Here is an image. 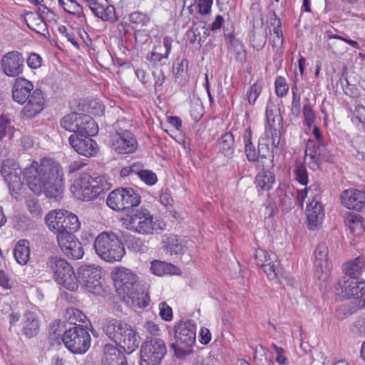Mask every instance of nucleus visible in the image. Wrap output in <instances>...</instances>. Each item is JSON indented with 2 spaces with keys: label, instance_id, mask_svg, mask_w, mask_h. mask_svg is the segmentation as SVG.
Instances as JSON below:
<instances>
[{
  "label": "nucleus",
  "instance_id": "nucleus-1",
  "mask_svg": "<svg viewBox=\"0 0 365 365\" xmlns=\"http://www.w3.org/2000/svg\"><path fill=\"white\" fill-rule=\"evenodd\" d=\"M23 175L29 189L36 195L43 192L56 200L62 197L64 190L63 173L60 163L51 158H43L24 168Z\"/></svg>",
  "mask_w": 365,
  "mask_h": 365
},
{
  "label": "nucleus",
  "instance_id": "nucleus-2",
  "mask_svg": "<svg viewBox=\"0 0 365 365\" xmlns=\"http://www.w3.org/2000/svg\"><path fill=\"white\" fill-rule=\"evenodd\" d=\"M111 276L119 295L124 299L127 297L135 307L145 308L148 306L150 297L146 286L142 284L135 272L120 267L112 271Z\"/></svg>",
  "mask_w": 365,
  "mask_h": 365
},
{
  "label": "nucleus",
  "instance_id": "nucleus-3",
  "mask_svg": "<svg viewBox=\"0 0 365 365\" xmlns=\"http://www.w3.org/2000/svg\"><path fill=\"white\" fill-rule=\"evenodd\" d=\"M12 98L19 104L27 102L21 110L23 116L26 118L36 116L43 108V92L38 88L34 89L33 83L24 78L15 80L12 88Z\"/></svg>",
  "mask_w": 365,
  "mask_h": 365
},
{
  "label": "nucleus",
  "instance_id": "nucleus-4",
  "mask_svg": "<svg viewBox=\"0 0 365 365\" xmlns=\"http://www.w3.org/2000/svg\"><path fill=\"white\" fill-rule=\"evenodd\" d=\"M103 332L127 354H131L138 347L139 339L136 331L127 322L108 319L102 323Z\"/></svg>",
  "mask_w": 365,
  "mask_h": 365
},
{
  "label": "nucleus",
  "instance_id": "nucleus-5",
  "mask_svg": "<svg viewBox=\"0 0 365 365\" xmlns=\"http://www.w3.org/2000/svg\"><path fill=\"white\" fill-rule=\"evenodd\" d=\"M93 247L101 259L110 263L120 261L125 255L123 242L113 232L99 234L95 239Z\"/></svg>",
  "mask_w": 365,
  "mask_h": 365
},
{
  "label": "nucleus",
  "instance_id": "nucleus-6",
  "mask_svg": "<svg viewBox=\"0 0 365 365\" xmlns=\"http://www.w3.org/2000/svg\"><path fill=\"white\" fill-rule=\"evenodd\" d=\"M45 222L49 230L56 235V239L61 235H73L81 227L77 215L65 210L51 211L46 216Z\"/></svg>",
  "mask_w": 365,
  "mask_h": 365
},
{
  "label": "nucleus",
  "instance_id": "nucleus-7",
  "mask_svg": "<svg viewBox=\"0 0 365 365\" xmlns=\"http://www.w3.org/2000/svg\"><path fill=\"white\" fill-rule=\"evenodd\" d=\"M104 179L101 176L93 177L88 173L81 174L71 186V192L78 200L90 201L98 197L104 190Z\"/></svg>",
  "mask_w": 365,
  "mask_h": 365
},
{
  "label": "nucleus",
  "instance_id": "nucleus-8",
  "mask_svg": "<svg viewBox=\"0 0 365 365\" xmlns=\"http://www.w3.org/2000/svg\"><path fill=\"white\" fill-rule=\"evenodd\" d=\"M126 222L128 230L142 235H152L165 228V224L158 220H154L153 216L146 209L133 211L128 215Z\"/></svg>",
  "mask_w": 365,
  "mask_h": 365
},
{
  "label": "nucleus",
  "instance_id": "nucleus-9",
  "mask_svg": "<svg viewBox=\"0 0 365 365\" xmlns=\"http://www.w3.org/2000/svg\"><path fill=\"white\" fill-rule=\"evenodd\" d=\"M46 268L53 274L55 281L70 291L78 289V281L72 266L64 259L51 256L46 261Z\"/></svg>",
  "mask_w": 365,
  "mask_h": 365
},
{
  "label": "nucleus",
  "instance_id": "nucleus-10",
  "mask_svg": "<svg viewBox=\"0 0 365 365\" xmlns=\"http://www.w3.org/2000/svg\"><path fill=\"white\" fill-rule=\"evenodd\" d=\"M196 328L190 321L181 322L175 326V342L171 344L177 358H182L190 355L192 351V346L195 342Z\"/></svg>",
  "mask_w": 365,
  "mask_h": 365
},
{
  "label": "nucleus",
  "instance_id": "nucleus-11",
  "mask_svg": "<svg viewBox=\"0 0 365 365\" xmlns=\"http://www.w3.org/2000/svg\"><path fill=\"white\" fill-rule=\"evenodd\" d=\"M61 340L73 354H85L91 346V337L85 326L78 324L64 331Z\"/></svg>",
  "mask_w": 365,
  "mask_h": 365
},
{
  "label": "nucleus",
  "instance_id": "nucleus-12",
  "mask_svg": "<svg viewBox=\"0 0 365 365\" xmlns=\"http://www.w3.org/2000/svg\"><path fill=\"white\" fill-rule=\"evenodd\" d=\"M106 203L112 210L121 211L138 206L140 197L131 187H119L109 193Z\"/></svg>",
  "mask_w": 365,
  "mask_h": 365
},
{
  "label": "nucleus",
  "instance_id": "nucleus-13",
  "mask_svg": "<svg viewBox=\"0 0 365 365\" xmlns=\"http://www.w3.org/2000/svg\"><path fill=\"white\" fill-rule=\"evenodd\" d=\"M167 353L163 340L159 338H148L140 348V365H160Z\"/></svg>",
  "mask_w": 365,
  "mask_h": 365
},
{
  "label": "nucleus",
  "instance_id": "nucleus-14",
  "mask_svg": "<svg viewBox=\"0 0 365 365\" xmlns=\"http://www.w3.org/2000/svg\"><path fill=\"white\" fill-rule=\"evenodd\" d=\"M305 155L310 159L309 167L312 170L319 169L322 162L333 163L335 158L327 143L324 140L315 142L310 139L306 143Z\"/></svg>",
  "mask_w": 365,
  "mask_h": 365
},
{
  "label": "nucleus",
  "instance_id": "nucleus-15",
  "mask_svg": "<svg viewBox=\"0 0 365 365\" xmlns=\"http://www.w3.org/2000/svg\"><path fill=\"white\" fill-rule=\"evenodd\" d=\"M78 284L83 285L88 292L99 293L101 287V269L94 264H83L78 268Z\"/></svg>",
  "mask_w": 365,
  "mask_h": 365
},
{
  "label": "nucleus",
  "instance_id": "nucleus-16",
  "mask_svg": "<svg viewBox=\"0 0 365 365\" xmlns=\"http://www.w3.org/2000/svg\"><path fill=\"white\" fill-rule=\"evenodd\" d=\"M111 148L118 154H131L138 148V140L135 135L128 130L117 129L111 136Z\"/></svg>",
  "mask_w": 365,
  "mask_h": 365
},
{
  "label": "nucleus",
  "instance_id": "nucleus-17",
  "mask_svg": "<svg viewBox=\"0 0 365 365\" xmlns=\"http://www.w3.org/2000/svg\"><path fill=\"white\" fill-rule=\"evenodd\" d=\"M1 173L8 184L11 195L17 198L19 191L24 186L21 179V169L15 162L7 160L2 163Z\"/></svg>",
  "mask_w": 365,
  "mask_h": 365
},
{
  "label": "nucleus",
  "instance_id": "nucleus-18",
  "mask_svg": "<svg viewBox=\"0 0 365 365\" xmlns=\"http://www.w3.org/2000/svg\"><path fill=\"white\" fill-rule=\"evenodd\" d=\"M314 276L326 281L330 275L331 263L328 259V247L325 243L319 244L314 250Z\"/></svg>",
  "mask_w": 365,
  "mask_h": 365
},
{
  "label": "nucleus",
  "instance_id": "nucleus-19",
  "mask_svg": "<svg viewBox=\"0 0 365 365\" xmlns=\"http://www.w3.org/2000/svg\"><path fill=\"white\" fill-rule=\"evenodd\" d=\"M336 289H340L345 298L359 299L365 294V282L350 276H344L338 282Z\"/></svg>",
  "mask_w": 365,
  "mask_h": 365
},
{
  "label": "nucleus",
  "instance_id": "nucleus-20",
  "mask_svg": "<svg viewBox=\"0 0 365 365\" xmlns=\"http://www.w3.org/2000/svg\"><path fill=\"white\" fill-rule=\"evenodd\" d=\"M24 61L21 53L12 51L3 56L1 60V68L7 76L16 77L24 71Z\"/></svg>",
  "mask_w": 365,
  "mask_h": 365
},
{
  "label": "nucleus",
  "instance_id": "nucleus-21",
  "mask_svg": "<svg viewBox=\"0 0 365 365\" xmlns=\"http://www.w3.org/2000/svg\"><path fill=\"white\" fill-rule=\"evenodd\" d=\"M58 244L62 252L69 259L77 260L84 255V249L81 242L73 235H61L57 238Z\"/></svg>",
  "mask_w": 365,
  "mask_h": 365
},
{
  "label": "nucleus",
  "instance_id": "nucleus-22",
  "mask_svg": "<svg viewBox=\"0 0 365 365\" xmlns=\"http://www.w3.org/2000/svg\"><path fill=\"white\" fill-rule=\"evenodd\" d=\"M90 136L81 137L78 135H71L68 138V142L78 154L86 157H92L98 152V145Z\"/></svg>",
  "mask_w": 365,
  "mask_h": 365
},
{
  "label": "nucleus",
  "instance_id": "nucleus-23",
  "mask_svg": "<svg viewBox=\"0 0 365 365\" xmlns=\"http://www.w3.org/2000/svg\"><path fill=\"white\" fill-rule=\"evenodd\" d=\"M341 204L349 210L359 212L365 210V191L349 189L341 195Z\"/></svg>",
  "mask_w": 365,
  "mask_h": 365
},
{
  "label": "nucleus",
  "instance_id": "nucleus-24",
  "mask_svg": "<svg viewBox=\"0 0 365 365\" xmlns=\"http://www.w3.org/2000/svg\"><path fill=\"white\" fill-rule=\"evenodd\" d=\"M93 14L104 21H116L115 7L107 0H91L87 5Z\"/></svg>",
  "mask_w": 365,
  "mask_h": 365
},
{
  "label": "nucleus",
  "instance_id": "nucleus-25",
  "mask_svg": "<svg viewBox=\"0 0 365 365\" xmlns=\"http://www.w3.org/2000/svg\"><path fill=\"white\" fill-rule=\"evenodd\" d=\"M306 215L308 226L310 230L317 229L324 217L325 213L324 207L317 199H312L307 205Z\"/></svg>",
  "mask_w": 365,
  "mask_h": 365
},
{
  "label": "nucleus",
  "instance_id": "nucleus-26",
  "mask_svg": "<svg viewBox=\"0 0 365 365\" xmlns=\"http://www.w3.org/2000/svg\"><path fill=\"white\" fill-rule=\"evenodd\" d=\"M267 135L261 136L258 141L257 160L260 158L262 167L267 168L273 167L274 153L272 146H269V140Z\"/></svg>",
  "mask_w": 365,
  "mask_h": 365
},
{
  "label": "nucleus",
  "instance_id": "nucleus-27",
  "mask_svg": "<svg viewBox=\"0 0 365 365\" xmlns=\"http://www.w3.org/2000/svg\"><path fill=\"white\" fill-rule=\"evenodd\" d=\"M162 249L166 255L179 256L185 252L186 246L177 235H172L164 236Z\"/></svg>",
  "mask_w": 365,
  "mask_h": 365
},
{
  "label": "nucleus",
  "instance_id": "nucleus-28",
  "mask_svg": "<svg viewBox=\"0 0 365 365\" xmlns=\"http://www.w3.org/2000/svg\"><path fill=\"white\" fill-rule=\"evenodd\" d=\"M266 120L267 125L266 129L282 128L283 118L280 115L279 108H278L270 101L267 103L266 107Z\"/></svg>",
  "mask_w": 365,
  "mask_h": 365
},
{
  "label": "nucleus",
  "instance_id": "nucleus-29",
  "mask_svg": "<svg viewBox=\"0 0 365 365\" xmlns=\"http://www.w3.org/2000/svg\"><path fill=\"white\" fill-rule=\"evenodd\" d=\"M78 135H95L98 132V126L93 118L86 114L80 113L78 122Z\"/></svg>",
  "mask_w": 365,
  "mask_h": 365
},
{
  "label": "nucleus",
  "instance_id": "nucleus-30",
  "mask_svg": "<svg viewBox=\"0 0 365 365\" xmlns=\"http://www.w3.org/2000/svg\"><path fill=\"white\" fill-rule=\"evenodd\" d=\"M276 195L284 210H289L294 205L295 196L293 189L287 186L285 184L279 185L278 188L276 190Z\"/></svg>",
  "mask_w": 365,
  "mask_h": 365
},
{
  "label": "nucleus",
  "instance_id": "nucleus-31",
  "mask_svg": "<svg viewBox=\"0 0 365 365\" xmlns=\"http://www.w3.org/2000/svg\"><path fill=\"white\" fill-rule=\"evenodd\" d=\"M103 365H127L125 356L112 345L106 346Z\"/></svg>",
  "mask_w": 365,
  "mask_h": 365
},
{
  "label": "nucleus",
  "instance_id": "nucleus-32",
  "mask_svg": "<svg viewBox=\"0 0 365 365\" xmlns=\"http://www.w3.org/2000/svg\"><path fill=\"white\" fill-rule=\"evenodd\" d=\"M39 330V324L36 315L31 312H26L24 317L22 333L28 338L37 335Z\"/></svg>",
  "mask_w": 365,
  "mask_h": 365
},
{
  "label": "nucleus",
  "instance_id": "nucleus-33",
  "mask_svg": "<svg viewBox=\"0 0 365 365\" xmlns=\"http://www.w3.org/2000/svg\"><path fill=\"white\" fill-rule=\"evenodd\" d=\"M345 276L359 279L365 272V257H357L344 265Z\"/></svg>",
  "mask_w": 365,
  "mask_h": 365
},
{
  "label": "nucleus",
  "instance_id": "nucleus-34",
  "mask_svg": "<svg viewBox=\"0 0 365 365\" xmlns=\"http://www.w3.org/2000/svg\"><path fill=\"white\" fill-rule=\"evenodd\" d=\"M219 152L228 158H232L235 153V139L231 132L224 133L217 141Z\"/></svg>",
  "mask_w": 365,
  "mask_h": 365
},
{
  "label": "nucleus",
  "instance_id": "nucleus-35",
  "mask_svg": "<svg viewBox=\"0 0 365 365\" xmlns=\"http://www.w3.org/2000/svg\"><path fill=\"white\" fill-rule=\"evenodd\" d=\"M14 255L19 264H26L30 258L29 242L26 240H19L14 250Z\"/></svg>",
  "mask_w": 365,
  "mask_h": 365
},
{
  "label": "nucleus",
  "instance_id": "nucleus-36",
  "mask_svg": "<svg viewBox=\"0 0 365 365\" xmlns=\"http://www.w3.org/2000/svg\"><path fill=\"white\" fill-rule=\"evenodd\" d=\"M150 270L158 276L179 274L180 273V269L173 264L158 260L151 262Z\"/></svg>",
  "mask_w": 365,
  "mask_h": 365
},
{
  "label": "nucleus",
  "instance_id": "nucleus-37",
  "mask_svg": "<svg viewBox=\"0 0 365 365\" xmlns=\"http://www.w3.org/2000/svg\"><path fill=\"white\" fill-rule=\"evenodd\" d=\"M269 168L263 167L262 170L255 178L257 187L262 190H269L275 180L273 173L268 170Z\"/></svg>",
  "mask_w": 365,
  "mask_h": 365
},
{
  "label": "nucleus",
  "instance_id": "nucleus-38",
  "mask_svg": "<svg viewBox=\"0 0 365 365\" xmlns=\"http://www.w3.org/2000/svg\"><path fill=\"white\" fill-rule=\"evenodd\" d=\"M79 117L80 113L76 112L65 115L60 121L61 127L66 130L78 134Z\"/></svg>",
  "mask_w": 365,
  "mask_h": 365
},
{
  "label": "nucleus",
  "instance_id": "nucleus-39",
  "mask_svg": "<svg viewBox=\"0 0 365 365\" xmlns=\"http://www.w3.org/2000/svg\"><path fill=\"white\" fill-rule=\"evenodd\" d=\"M243 140L245 143V153L250 162L257 161V153L254 144L252 142V131L250 128H247L243 135Z\"/></svg>",
  "mask_w": 365,
  "mask_h": 365
},
{
  "label": "nucleus",
  "instance_id": "nucleus-40",
  "mask_svg": "<svg viewBox=\"0 0 365 365\" xmlns=\"http://www.w3.org/2000/svg\"><path fill=\"white\" fill-rule=\"evenodd\" d=\"M64 318L70 324L78 326L77 322L84 323L86 317L81 310L70 307L66 309Z\"/></svg>",
  "mask_w": 365,
  "mask_h": 365
},
{
  "label": "nucleus",
  "instance_id": "nucleus-41",
  "mask_svg": "<svg viewBox=\"0 0 365 365\" xmlns=\"http://www.w3.org/2000/svg\"><path fill=\"white\" fill-rule=\"evenodd\" d=\"M187 65V61L186 59H182L180 63H178L173 66L175 81L178 84H183L186 81Z\"/></svg>",
  "mask_w": 365,
  "mask_h": 365
},
{
  "label": "nucleus",
  "instance_id": "nucleus-42",
  "mask_svg": "<svg viewBox=\"0 0 365 365\" xmlns=\"http://www.w3.org/2000/svg\"><path fill=\"white\" fill-rule=\"evenodd\" d=\"M255 258L257 265L260 264H270L277 261V255L272 252H267L264 250L259 249L255 251Z\"/></svg>",
  "mask_w": 365,
  "mask_h": 365
},
{
  "label": "nucleus",
  "instance_id": "nucleus-43",
  "mask_svg": "<svg viewBox=\"0 0 365 365\" xmlns=\"http://www.w3.org/2000/svg\"><path fill=\"white\" fill-rule=\"evenodd\" d=\"M200 29H205V26L203 23L194 24L191 29L187 31V37L190 43L194 44L197 43L201 46Z\"/></svg>",
  "mask_w": 365,
  "mask_h": 365
},
{
  "label": "nucleus",
  "instance_id": "nucleus-44",
  "mask_svg": "<svg viewBox=\"0 0 365 365\" xmlns=\"http://www.w3.org/2000/svg\"><path fill=\"white\" fill-rule=\"evenodd\" d=\"M128 247L135 252L145 253L148 250L145 242L139 237H132L128 240Z\"/></svg>",
  "mask_w": 365,
  "mask_h": 365
},
{
  "label": "nucleus",
  "instance_id": "nucleus-45",
  "mask_svg": "<svg viewBox=\"0 0 365 365\" xmlns=\"http://www.w3.org/2000/svg\"><path fill=\"white\" fill-rule=\"evenodd\" d=\"M307 101H309L307 100ZM302 113L304 115V123L309 128H311L314 126L315 120H316V114L314 110L312 109V106L309 102L304 104L302 108Z\"/></svg>",
  "mask_w": 365,
  "mask_h": 365
},
{
  "label": "nucleus",
  "instance_id": "nucleus-46",
  "mask_svg": "<svg viewBox=\"0 0 365 365\" xmlns=\"http://www.w3.org/2000/svg\"><path fill=\"white\" fill-rule=\"evenodd\" d=\"M292 99L291 104V113L293 115L297 117L299 115L301 112V103H300V94L298 93V88L297 86H294L292 88Z\"/></svg>",
  "mask_w": 365,
  "mask_h": 365
},
{
  "label": "nucleus",
  "instance_id": "nucleus-47",
  "mask_svg": "<svg viewBox=\"0 0 365 365\" xmlns=\"http://www.w3.org/2000/svg\"><path fill=\"white\" fill-rule=\"evenodd\" d=\"M294 179L301 185H307L308 183V173L306 168L302 163H297L294 170Z\"/></svg>",
  "mask_w": 365,
  "mask_h": 365
},
{
  "label": "nucleus",
  "instance_id": "nucleus-48",
  "mask_svg": "<svg viewBox=\"0 0 365 365\" xmlns=\"http://www.w3.org/2000/svg\"><path fill=\"white\" fill-rule=\"evenodd\" d=\"M138 177L148 185H153L157 182V175L150 170H144L141 168Z\"/></svg>",
  "mask_w": 365,
  "mask_h": 365
},
{
  "label": "nucleus",
  "instance_id": "nucleus-49",
  "mask_svg": "<svg viewBox=\"0 0 365 365\" xmlns=\"http://www.w3.org/2000/svg\"><path fill=\"white\" fill-rule=\"evenodd\" d=\"M274 86H275V92L277 96L279 97H284L285 96L289 90V86L286 83V80L282 76H278L277 77L275 82H274Z\"/></svg>",
  "mask_w": 365,
  "mask_h": 365
},
{
  "label": "nucleus",
  "instance_id": "nucleus-50",
  "mask_svg": "<svg viewBox=\"0 0 365 365\" xmlns=\"http://www.w3.org/2000/svg\"><path fill=\"white\" fill-rule=\"evenodd\" d=\"M282 128L266 129L264 135H267V138L272 143V148H277L280 143Z\"/></svg>",
  "mask_w": 365,
  "mask_h": 365
},
{
  "label": "nucleus",
  "instance_id": "nucleus-51",
  "mask_svg": "<svg viewBox=\"0 0 365 365\" xmlns=\"http://www.w3.org/2000/svg\"><path fill=\"white\" fill-rule=\"evenodd\" d=\"M260 267L269 279H274L279 274L278 262L277 261L270 264H260Z\"/></svg>",
  "mask_w": 365,
  "mask_h": 365
},
{
  "label": "nucleus",
  "instance_id": "nucleus-52",
  "mask_svg": "<svg viewBox=\"0 0 365 365\" xmlns=\"http://www.w3.org/2000/svg\"><path fill=\"white\" fill-rule=\"evenodd\" d=\"M142 168L143 165L140 163H133L131 165L124 167L120 170V176L125 178L132 174L138 176Z\"/></svg>",
  "mask_w": 365,
  "mask_h": 365
},
{
  "label": "nucleus",
  "instance_id": "nucleus-53",
  "mask_svg": "<svg viewBox=\"0 0 365 365\" xmlns=\"http://www.w3.org/2000/svg\"><path fill=\"white\" fill-rule=\"evenodd\" d=\"M63 9L71 14H81L83 11V6L77 1H66L63 5Z\"/></svg>",
  "mask_w": 365,
  "mask_h": 365
},
{
  "label": "nucleus",
  "instance_id": "nucleus-54",
  "mask_svg": "<svg viewBox=\"0 0 365 365\" xmlns=\"http://www.w3.org/2000/svg\"><path fill=\"white\" fill-rule=\"evenodd\" d=\"M153 76L154 77V88L155 93L158 94L161 90V87L165 81V76L162 70L159 71H153Z\"/></svg>",
  "mask_w": 365,
  "mask_h": 365
},
{
  "label": "nucleus",
  "instance_id": "nucleus-55",
  "mask_svg": "<svg viewBox=\"0 0 365 365\" xmlns=\"http://www.w3.org/2000/svg\"><path fill=\"white\" fill-rule=\"evenodd\" d=\"M26 63L29 68L32 69H36L41 66L42 58L38 54L36 53H32L29 56L28 58L26 59Z\"/></svg>",
  "mask_w": 365,
  "mask_h": 365
},
{
  "label": "nucleus",
  "instance_id": "nucleus-56",
  "mask_svg": "<svg viewBox=\"0 0 365 365\" xmlns=\"http://www.w3.org/2000/svg\"><path fill=\"white\" fill-rule=\"evenodd\" d=\"M159 309L160 316L163 320L169 322L173 319L172 309L165 302H161L159 304Z\"/></svg>",
  "mask_w": 365,
  "mask_h": 365
},
{
  "label": "nucleus",
  "instance_id": "nucleus-57",
  "mask_svg": "<svg viewBox=\"0 0 365 365\" xmlns=\"http://www.w3.org/2000/svg\"><path fill=\"white\" fill-rule=\"evenodd\" d=\"M262 91V87L257 83H254L250 88L247 95V100L250 104L254 105L258 96Z\"/></svg>",
  "mask_w": 365,
  "mask_h": 365
},
{
  "label": "nucleus",
  "instance_id": "nucleus-58",
  "mask_svg": "<svg viewBox=\"0 0 365 365\" xmlns=\"http://www.w3.org/2000/svg\"><path fill=\"white\" fill-rule=\"evenodd\" d=\"M213 0H198V11L202 15H207L211 11Z\"/></svg>",
  "mask_w": 365,
  "mask_h": 365
},
{
  "label": "nucleus",
  "instance_id": "nucleus-59",
  "mask_svg": "<svg viewBox=\"0 0 365 365\" xmlns=\"http://www.w3.org/2000/svg\"><path fill=\"white\" fill-rule=\"evenodd\" d=\"M272 347L277 354L275 361L281 365H284L287 363V358L285 356V351L282 347L277 346L276 344H272Z\"/></svg>",
  "mask_w": 365,
  "mask_h": 365
},
{
  "label": "nucleus",
  "instance_id": "nucleus-60",
  "mask_svg": "<svg viewBox=\"0 0 365 365\" xmlns=\"http://www.w3.org/2000/svg\"><path fill=\"white\" fill-rule=\"evenodd\" d=\"M129 20L133 24L143 25L146 21H148V18L145 14L143 13L133 12L130 14Z\"/></svg>",
  "mask_w": 365,
  "mask_h": 365
},
{
  "label": "nucleus",
  "instance_id": "nucleus-61",
  "mask_svg": "<svg viewBox=\"0 0 365 365\" xmlns=\"http://www.w3.org/2000/svg\"><path fill=\"white\" fill-rule=\"evenodd\" d=\"M87 163L82 160H77L71 161L68 164L67 169L69 174L74 173L81 170Z\"/></svg>",
  "mask_w": 365,
  "mask_h": 365
},
{
  "label": "nucleus",
  "instance_id": "nucleus-62",
  "mask_svg": "<svg viewBox=\"0 0 365 365\" xmlns=\"http://www.w3.org/2000/svg\"><path fill=\"white\" fill-rule=\"evenodd\" d=\"M354 115L359 123H365V106L361 104L356 106Z\"/></svg>",
  "mask_w": 365,
  "mask_h": 365
},
{
  "label": "nucleus",
  "instance_id": "nucleus-63",
  "mask_svg": "<svg viewBox=\"0 0 365 365\" xmlns=\"http://www.w3.org/2000/svg\"><path fill=\"white\" fill-rule=\"evenodd\" d=\"M143 328L151 335L156 336L159 334L160 329L158 325L152 321L146 322L143 325Z\"/></svg>",
  "mask_w": 365,
  "mask_h": 365
},
{
  "label": "nucleus",
  "instance_id": "nucleus-64",
  "mask_svg": "<svg viewBox=\"0 0 365 365\" xmlns=\"http://www.w3.org/2000/svg\"><path fill=\"white\" fill-rule=\"evenodd\" d=\"M0 286L5 289H9L12 287L10 277L3 270H0Z\"/></svg>",
  "mask_w": 365,
  "mask_h": 365
}]
</instances>
